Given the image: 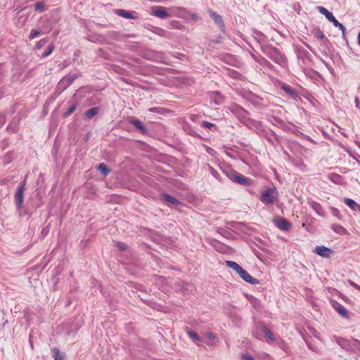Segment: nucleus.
Masks as SVG:
<instances>
[{
    "label": "nucleus",
    "instance_id": "obj_1",
    "mask_svg": "<svg viewBox=\"0 0 360 360\" xmlns=\"http://www.w3.org/2000/svg\"><path fill=\"white\" fill-rule=\"evenodd\" d=\"M278 193L275 188H269L264 191L261 197V200L266 204H272L276 202Z\"/></svg>",
    "mask_w": 360,
    "mask_h": 360
},
{
    "label": "nucleus",
    "instance_id": "obj_2",
    "mask_svg": "<svg viewBox=\"0 0 360 360\" xmlns=\"http://www.w3.org/2000/svg\"><path fill=\"white\" fill-rule=\"evenodd\" d=\"M150 14L162 20L167 19L170 16L167 12V8L160 6L152 7Z\"/></svg>",
    "mask_w": 360,
    "mask_h": 360
},
{
    "label": "nucleus",
    "instance_id": "obj_3",
    "mask_svg": "<svg viewBox=\"0 0 360 360\" xmlns=\"http://www.w3.org/2000/svg\"><path fill=\"white\" fill-rule=\"evenodd\" d=\"M274 224L281 230L288 231L290 224L282 217H277L273 220Z\"/></svg>",
    "mask_w": 360,
    "mask_h": 360
},
{
    "label": "nucleus",
    "instance_id": "obj_4",
    "mask_svg": "<svg viewBox=\"0 0 360 360\" xmlns=\"http://www.w3.org/2000/svg\"><path fill=\"white\" fill-rule=\"evenodd\" d=\"M314 252L322 257L329 258L333 253V250L325 246H316Z\"/></svg>",
    "mask_w": 360,
    "mask_h": 360
},
{
    "label": "nucleus",
    "instance_id": "obj_5",
    "mask_svg": "<svg viewBox=\"0 0 360 360\" xmlns=\"http://www.w3.org/2000/svg\"><path fill=\"white\" fill-rule=\"evenodd\" d=\"M238 275L241 278H243L245 281L251 283V284H257L259 283V281L252 276H250L245 269L243 268L238 272Z\"/></svg>",
    "mask_w": 360,
    "mask_h": 360
},
{
    "label": "nucleus",
    "instance_id": "obj_6",
    "mask_svg": "<svg viewBox=\"0 0 360 360\" xmlns=\"http://www.w3.org/2000/svg\"><path fill=\"white\" fill-rule=\"evenodd\" d=\"M161 200L167 203L169 205L176 206L180 203L179 200L168 194H162L161 195Z\"/></svg>",
    "mask_w": 360,
    "mask_h": 360
},
{
    "label": "nucleus",
    "instance_id": "obj_7",
    "mask_svg": "<svg viewBox=\"0 0 360 360\" xmlns=\"http://www.w3.org/2000/svg\"><path fill=\"white\" fill-rule=\"evenodd\" d=\"M332 306L341 316H342L343 317H345V318L348 317L347 311L340 303H338V302H335V301H333Z\"/></svg>",
    "mask_w": 360,
    "mask_h": 360
},
{
    "label": "nucleus",
    "instance_id": "obj_8",
    "mask_svg": "<svg viewBox=\"0 0 360 360\" xmlns=\"http://www.w3.org/2000/svg\"><path fill=\"white\" fill-rule=\"evenodd\" d=\"M318 10L321 14H323L332 23H333L336 20V19L333 16V13L331 12L328 11L326 8L322 7V6H319Z\"/></svg>",
    "mask_w": 360,
    "mask_h": 360
},
{
    "label": "nucleus",
    "instance_id": "obj_9",
    "mask_svg": "<svg viewBox=\"0 0 360 360\" xmlns=\"http://www.w3.org/2000/svg\"><path fill=\"white\" fill-rule=\"evenodd\" d=\"M209 13L211 16V18L214 20L215 23L219 27H224V22L222 18L220 15L217 14L215 12H213L212 11H209Z\"/></svg>",
    "mask_w": 360,
    "mask_h": 360
},
{
    "label": "nucleus",
    "instance_id": "obj_10",
    "mask_svg": "<svg viewBox=\"0 0 360 360\" xmlns=\"http://www.w3.org/2000/svg\"><path fill=\"white\" fill-rule=\"evenodd\" d=\"M152 32L153 33H155L160 37H167V34H168L167 32L165 30L160 28V27H154L153 28Z\"/></svg>",
    "mask_w": 360,
    "mask_h": 360
},
{
    "label": "nucleus",
    "instance_id": "obj_11",
    "mask_svg": "<svg viewBox=\"0 0 360 360\" xmlns=\"http://www.w3.org/2000/svg\"><path fill=\"white\" fill-rule=\"evenodd\" d=\"M136 131H139L143 134H148V129L144 124L139 120H136Z\"/></svg>",
    "mask_w": 360,
    "mask_h": 360
},
{
    "label": "nucleus",
    "instance_id": "obj_12",
    "mask_svg": "<svg viewBox=\"0 0 360 360\" xmlns=\"http://www.w3.org/2000/svg\"><path fill=\"white\" fill-rule=\"evenodd\" d=\"M226 264L229 268L235 270L237 273L242 269V267L239 264L233 261L227 260L226 261Z\"/></svg>",
    "mask_w": 360,
    "mask_h": 360
},
{
    "label": "nucleus",
    "instance_id": "obj_13",
    "mask_svg": "<svg viewBox=\"0 0 360 360\" xmlns=\"http://www.w3.org/2000/svg\"><path fill=\"white\" fill-rule=\"evenodd\" d=\"M98 108H93L88 110L85 112L84 116L86 117V119H90V118L93 117L94 115H96L98 113Z\"/></svg>",
    "mask_w": 360,
    "mask_h": 360
},
{
    "label": "nucleus",
    "instance_id": "obj_14",
    "mask_svg": "<svg viewBox=\"0 0 360 360\" xmlns=\"http://www.w3.org/2000/svg\"><path fill=\"white\" fill-rule=\"evenodd\" d=\"M15 198H16L18 205L19 207H20L22 203V200H23V190L22 188H20L18 191V192L16 193Z\"/></svg>",
    "mask_w": 360,
    "mask_h": 360
},
{
    "label": "nucleus",
    "instance_id": "obj_15",
    "mask_svg": "<svg viewBox=\"0 0 360 360\" xmlns=\"http://www.w3.org/2000/svg\"><path fill=\"white\" fill-rule=\"evenodd\" d=\"M212 98L216 104L221 103L223 101L222 96L219 92H214L212 95Z\"/></svg>",
    "mask_w": 360,
    "mask_h": 360
},
{
    "label": "nucleus",
    "instance_id": "obj_16",
    "mask_svg": "<svg viewBox=\"0 0 360 360\" xmlns=\"http://www.w3.org/2000/svg\"><path fill=\"white\" fill-rule=\"evenodd\" d=\"M332 228L333 231L338 234L344 235L347 233V230L340 225H333Z\"/></svg>",
    "mask_w": 360,
    "mask_h": 360
},
{
    "label": "nucleus",
    "instance_id": "obj_17",
    "mask_svg": "<svg viewBox=\"0 0 360 360\" xmlns=\"http://www.w3.org/2000/svg\"><path fill=\"white\" fill-rule=\"evenodd\" d=\"M98 170L104 176H107L110 172V169L107 167V166L102 163L100 164L98 167Z\"/></svg>",
    "mask_w": 360,
    "mask_h": 360
},
{
    "label": "nucleus",
    "instance_id": "obj_18",
    "mask_svg": "<svg viewBox=\"0 0 360 360\" xmlns=\"http://www.w3.org/2000/svg\"><path fill=\"white\" fill-rule=\"evenodd\" d=\"M345 202L347 206L353 210H355L356 207H359L354 200L350 198H345Z\"/></svg>",
    "mask_w": 360,
    "mask_h": 360
},
{
    "label": "nucleus",
    "instance_id": "obj_19",
    "mask_svg": "<svg viewBox=\"0 0 360 360\" xmlns=\"http://www.w3.org/2000/svg\"><path fill=\"white\" fill-rule=\"evenodd\" d=\"M187 334L193 340H196V341H201V339L200 338V337L198 336V335L196 333H195L192 330H188Z\"/></svg>",
    "mask_w": 360,
    "mask_h": 360
},
{
    "label": "nucleus",
    "instance_id": "obj_20",
    "mask_svg": "<svg viewBox=\"0 0 360 360\" xmlns=\"http://www.w3.org/2000/svg\"><path fill=\"white\" fill-rule=\"evenodd\" d=\"M117 13L122 17L127 18H132L133 16L131 13H128L126 11L124 10H118L117 11Z\"/></svg>",
    "mask_w": 360,
    "mask_h": 360
},
{
    "label": "nucleus",
    "instance_id": "obj_21",
    "mask_svg": "<svg viewBox=\"0 0 360 360\" xmlns=\"http://www.w3.org/2000/svg\"><path fill=\"white\" fill-rule=\"evenodd\" d=\"M55 360H64V355L57 349H53Z\"/></svg>",
    "mask_w": 360,
    "mask_h": 360
},
{
    "label": "nucleus",
    "instance_id": "obj_22",
    "mask_svg": "<svg viewBox=\"0 0 360 360\" xmlns=\"http://www.w3.org/2000/svg\"><path fill=\"white\" fill-rule=\"evenodd\" d=\"M234 179L236 182L240 184H245L247 181L246 179L241 175H236Z\"/></svg>",
    "mask_w": 360,
    "mask_h": 360
},
{
    "label": "nucleus",
    "instance_id": "obj_23",
    "mask_svg": "<svg viewBox=\"0 0 360 360\" xmlns=\"http://www.w3.org/2000/svg\"><path fill=\"white\" fill-rule=\"evenodd\" d=\"M265 336L271 340H274V334L266 328H264Z\"/></svg>",
    "mask_w": 360,
    "mask_h": 360
},
{
    "label": "nucleus",
    "instance_id": "obj_24",
    "mask_svg": "<svg viewBox=\"0 0 360 360\" xmlns=\"http://www.w3.org/2000/svg\"><path fill=\"white\" fill-rule=\"evenodd\" d=\"M333 24L335 27L340 28L343 34L345 33V28L342 24L340 23L337 20Z\"/></svg>",
    "mask_w": 360,
    "mask_h": 360
},
{
    "label": "nucleus",
    "instance_id": "obj_25",
    "mask_svg": "<svg viewBox=\"0 0 360 360\" xmlns=\"http://www.w3.org/2000/svg\"><path fill=\"white\" fill-rule=\"evenodd\" d=\"M312 207L319 214H320V215L321 214L320 212L321 206L319 203L314 202L312 204Z\"/></svg>",
    "mask_w": 360,
    "mask_h": 360
},
{
    "label": "nucleus",
    "instance_id": "obj_26",
    "mask_svg": "<svg viewBox=\"0 0 360 360\" xmlns=\"http://www.w3.org/2000/svg\"><path fill=\"white\" fill-rule=\"evenodd\" d=\"M117 247L122 251L125 250L127 248V245L122 243H118Z\"/></svg>",
    "mask_w": 360,
    "mask_h": 360
},
{
    "label": "nucleus",
    "instance_id": "obj_27",
    "mask_svg": "<svg viewBox=\"0 0 360 360\" xmlns=\"http://www.w3.org/2000/svg\"><path fill=\"white\" fill-rule=\"evenodd\" d=\"M202 126L210 129L214 126V124L207 122V121H203L202 122Z\"/></svg>",
    "mask_w": 360,
    "mask_h": 360
},
{
    "label": "nucleus",
    "instance_id": "obj_28",
    "mask_svg": "<svg viewBox=\"0 0 360 360\" xmlns=\"http://www.w3.org/2000/svg\"><path fill=\"white\" fill-rule=\"evenodd\" d=\"M39 34V32L38 30H32L30 33V39H34L37 36H38Z\"/></svg>",
    "mask_w": 360,
    "mask_h": 360
},
{
    "label": "nucleus",
    "instance_id": "obj_29",
    "mask_svg": "<svg viewBox=\"0 0 360 360\" xmlns=\"http://www.w3.org/2000/svg\"><path fill=\"white\" fill-rule=\"evenodd\" d=\"M242 358L244 360H255L252 356L247 354H242Z\"/></svg>",
    "mask_w": 360,
    "mask_h": 360
},
{
    "label": "nucleus",
    "instance_id": "obj_30",
    "mask_svg": "<svg viewBox=\"0 0 360 360\" xmlns=\"http://www.w3.org/2000/svg\"><path fill=\"white\" fill-rule=\"evenodd\" d=\"M75 110V105H72L69 110L68 112H66L64 115L65 116H68L69 115H70L74 110Z\"/></svg>",
    "mask_w": 360,
    "mask_h": 360
},
{
    "label": "nucleus",
    "instance_id": "obj_31",
    "mask_svg": "<svg viewBox=\"0 0 360 360\" xmlns=\"http://www.w3.org/2000/svg\"><path fill=\"white\" fill-rule=\"evenodd\" d=\"M205 337H206L207 339L210 340H214V339H215V336H214V335L213 333H206V334H205Z\"/></svg>",
    "mask_w": 360,
    "mask_h": 360
},
{
    "label": "nucleus",
    "instance_id": "obj_32",
    "mask_svg": "<svg viewBox=\"0 0 360 360\" xmlns=\"http://www.w3.org/2000/svg\"><path fill=\"white\" fill-rule=\"evenodd\" d=\"M161 110H162V109L160 108H152L149 109L150 112H158V113H160L161 112Z\"/></svg>",
    "mask_w": 360,
    "mask_h": 360
},
{
    "label": "nucleus",
    "instance_id": "obj_33",
    "mask_svg": "<svg viewBox=\"0 0 360 360\" xmlns=\"http://www.w3.org/2000/svg\"><path fill=\"white\" fill-rule=\"evenodd\" d=\"M355 103H356V106L357 108H359V101L358 98H355Z\"/></svg>",
    "mask_w": 360,
    "mask_h": 360
},
{
    "label": "nucleus",
    "instance_id": "obj_34",
    "mask_svg": "<svg viewBox=\"0 0 360 360\" xmlns=\"http://www.w3.org/2000/svg\"><path fill=\"white\" fill-rule=\"evenodd\" d=\"M275 61H276V63H280L281 62H282V61H283V59H282V58H278V59H275Z\"/></svg>",
    "mask_w": 360,
    "mask_h": 360
},
{
    "label": "nucleus",
    "instance_id": "obj_35",
    "mask_svg": "<svg viewBox=\"0 0 360 360\" xmlns=\"http://www.w3.org/2000/svg\"><path fill=\"white\" fill-rule=\"evenodd\" d=\"M140 89L143 90L141 86H136V94L140 92Z\"/></svg>",
    "mask_w": 360,
    "mask_h": 360
},
{
    "label": "nucleus",
    "instance_id": "obj_36",
    "mask_svg": "<svg viewBox=\"0 0 360 360\" xmlns=\"http://www.w3.org/2000/svg\"><path fill=\"white\" fill-rule=\"evenodd\" d=\"M52 50H53V47H52V46H51V47L49 48V50H48V53H46L45 55H46V56H47V55L50 54V53H51V52L52 51Z\"/></svg>",
    "mask_w": 360,
    "mask_h": 360
},
{
    "label": "nucleus",
    "instance_id": "obj_37",
    "mask_svg": "<svg viewBox=\"0 0 360 360\" xmlns=\"http://www.w3.org/2000/svg\"><path fill=\"white\" fill-rule=\"evenodd\" d=\"M352 285H354L356 289L360 290V286H359V285H356V284H354V283H352Z\"/></svg>",
    "mask_w": 360,
    "mask_h": 360
},
{
    "label": "nucleus",
    "instance_id": "obj_38",
    "mask_svg": "<svg viewBox=\"0 0 360 360\" xmlns=\"http://www.w3.org/2000/svg\"><path fill=\"white\" fill-rule=\"evenodd\" d=\"M358 43L360 45V31H359V33L358 34Z\"/></svg>",
    "mask_w": 360,
    "mask_h": 360
},
{
    "label": "nucleus",
    "instance_id": "obj_39",
    "mask_svg": "<svg viewBox=\"0 0 360 360\" xmlns=\"http://www.w3.org/2000/svg\"><path fill=\"white\" fill-rule=\"evenodd\" d=\"M285 91H289V89L288 88H285Z\"/></svg>",
    "mask_w": 360,
    "mask_h": 360
}]
</instances>
